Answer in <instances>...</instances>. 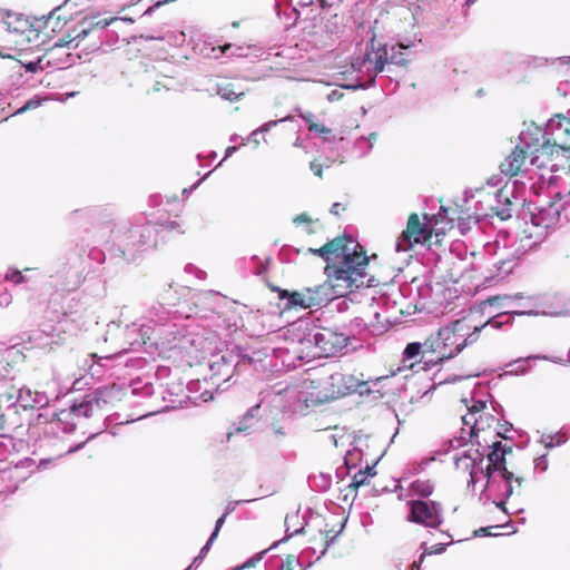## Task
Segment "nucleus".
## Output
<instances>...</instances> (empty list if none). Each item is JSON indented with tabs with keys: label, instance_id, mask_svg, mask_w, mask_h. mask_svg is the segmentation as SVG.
<instances>
[{
	"label": "nucleus",
	"instance_id": "a211bd4d",
	"mask_svg": "<svg viewBox=\"0 0 570 570\" xmlns=\"http://www.w3.org/2000/svg\"><path fill=\"white\" fill-rule=\"evenodd\" d=\"M518 146L523 147L530 155L548 154L550 144H553L552 135L548 131V124L544 131L539 127L528 129L519 135Z\"/></svg>",
	"mask_w": 570,
	"mask_h": 570
},
{
	"label": "nucleus",
	"instance_id": "e2e57ef3",
	"mask_svg": "<svg viewBox=\"0 0 570 570\" xmlns=\"http://www.w3.org/2000/svg\"><path fill=\"white\" fill-rule=\"evenodd\" d=\"M298 116L306 122L307 127L309 126L311 122H315L313 120L314 119V115L312 112L298 111Z\"/></svg>",
	"mask_w": 570,
	"mask_h": 570
},
{
	"label": "nucleus",
	"instance_id": "c85d7f7f",
	"mask_svg": "<svg viewBox=\"0 0 570 570\" xmlns=\"http://www.w3.org/2000/svg\"><path fill=\"white\" fill-rule=\"evenodd\" d=\"M531 360L550 361V362L557 363V364H563L564 363L563 357H554V356H548V355H530L528 357H522V358H519V360L508 364L509 367H513L510 371H508V373H510V374H524V373H527L528 368H527L525 365Z\"/></svg>",
	"mask_w": 570,
	"mask_h": 570
},
{
	"label": "nucleus",
	"instance_id": "b1692460",
	"mask_svg": "<svg viewBox=\"0 0 570 570\" xmlns=\"http://www.w3.org/2000/svg\"><path fill=\"white\" fill-rule=\"evenodd\" d=\"M548 131L552 135L553 146L563 150L570 148V109L549 119Z\"/></svg>",
	"mask_w": 570,
	"mask_h": 570
},
{
	"label": "nucleus",
	"instance_id": "bf43d9fd",
	"mask_svg": "<svg viewBox=\"0 0 570 570\" xmlns=\"http://www.w3.org/2000/svg\"><path fill=\"white\" fill-rule=\"evenodd\" d=\"M214 541L215 540H212V537H209L206 544L200 549L198 553V559H204L206 557Z\"/></svg>",
	"mask_w": 570,
	"mask_h": 570
},
{
	"label": "nucleus",
	"instance_id": "37998d69",
	"mask_svg": "<svg viewBox=\"0 0 570 570\" xmlns=\"http://www.w3.org/2000/svg\"><path fill=\"white\" fill-rule=\"evenodd\" d=\"M6 281H10L14 284H22L26 278L20 271L9 269L4 275Z\"/></svg>",
	"mask_w": 570,
	"mask_h": 570
},
{
	"label": "nucleus",
	"instance_id": "f8f14e48",
	"mask_svg": "<svg viewBox=\"0 0 570 570\" xmlns=\"http://www.w3.org/2000/svg\"><path fill=\"white\" fill-rule=\"evenodd\" d=\"M253 354V356H240L238 353H234V351H226L212 356L209 362V380L210 384L216 386V392L225 391L230 386L227 383L233 377L235 368L263 361L258 353L254 352Z\"/></svg>",
	"mask_w": 570,
	"mask_h": 570
},
{
	"label": "nucleus",
	"instance_id": "0eeeda50",
	"mask_svg": "<svg viewBox=\"0 0 570 570\" xmlns=\"http://www.w3.org/2000/svg\"><path fill=\"white\" fill-rule=\"evenodd\" d=\"M112 234V253L128 263L156 245V228L151 224H121Z\"/></svg>",
	"mask_w": 570,
	"mask_h": 570
},
{
	"label": "nucleus",
	"instance_id": "58836bf2",
	"mask_svg": "<svg viewBox=\"0 0 570 570\" xmlns=\"http://www.w3.org/2000/svg\"><path fill=\"white\" fill-rule=\"evenodd\" d=\"M568 440V436L561 432L556 434L542 435L541 442L544 443L547 449H552L557 445H562Z\"/></svg>",
	"mask_w": 570,
	"mask_h": 570
},
{
	"label": "nucleus",
	"instance_id": "1a4fd4ad",
	"mask_svg": "<svg viewBox=\"0 0 570 570\" xmlns=\"http://www.w3.org/2000/svg\"><path fill=\"white\" fill-rule=\"evenodd\" d=\"M490 448L491 451L487 455L488 463L485 466H483L484 455L479 450H475L473 455L470 452H463L460 456L455 458L454 463L458 469L470 471L468 489L476 484L479 474L494 470H508L505 456L512 452V448L503 444L501 441L493 442Z\"/></svg>",
	"mask_w": 570,
	"mask_h": 570
},
{
	"label": "nucleus",
	"instance_id": "4d7b16f0",
	"mask_svg": "<svg viewBox=\"0 0 570 570\" xmlns=\"http://www.w3.org/2000/svg\"><path fill=\"white\" fill-rule=\"evenodd\" d=\"M394 481L396 482V484H394V493L397 494L399 499H403V497H404V493H403V491H404L403 482L405 481V479L404 478H401L399 480L394 479Z\"/></svg>",
	"mask_w": 570,
	"mask_h": 570
},
{
	"label": "nucleus",
	"instance_id": "aec40b11",
	"mask_svg": "<svg viewBox=\"0 0 570 570\" xmlns=\"http://www.w3.org/2000/svg\"><path fill=\"white\" fill-rule=\"evenodd\" d=\"M529 159L530 165L541 168L544 166L543 161H540V155H530L521 146H515L508 158L501 164V173L505 176H515L522 170H527V161Z\"/></svg>",
	"mask_w": 570,
	"mask_h": 570
},
{
	"label": "nucleus",
	"instance_id": "39448f33",
	"mask_svg": "<svg viewBox=\"0 0 570 570\" xmlns=\"http://www.w3.org/2000/svg\"><path fill=\"white\" fill-rule=\"evenodd\" d=\"M460 322H455L453 326H445L438 331L436 335L429 337L423 343V365L422 370L426 371L444 361L458 355L468 344L476 341V333L482 328L475 326L474 332L462 342H458L456 331Z\"/></svg>",
	"mask_w": 570,
	"mask_h": 570
},
{
	"label": "nucleus",
	"instance_id": "338daca9",
	"mask_svg": "<svg viewBox=\"0 0 570 570\" xmlns=\"http://www.w3.org/2000/svg\"><path fill=\"white\" fill-rule=\"evenodd\" d=\"M490 528H480L478 530L474 531V537H487V535H491L490 533Z\"/></svg>",
	"mask_w": 570,
	"mask_h": 570
},
{
	"label": "nucleus",
	"instance_id": "8fccbe9b",
	"mask_svg": "<svg viewBox=\"0 0 570 570\" xmlns=\"http://www.w3.org/2000/svg\"><path fill=\"white\" fill-rule=\"evenodd\" d=\"M41 105V100L37 98H32L28 100L21 108L17 110L16 114H22L27 110L35 109Z\"/></svg>",
	"mask_w": 570,
	"mask_h": 570
},
{
	"label": "nucleus",
	"instance_id": "052dcab7",
	"mask_svg": "<svg viewBox=\"0 0 570 570\" xmlns=\"http://www.w3.org/2000/svg\"><path fill=\"white\" fill-rule=\"evenodd\" d=\"M503 181V177L500 176V175H494L492 177H490L487 181V184L490 186V187H498L502 184Z\"/></svg>",
	"mask_w": 570,
	"mask_h": 570
},
{
	"label": "nucleus",
	"instance_id": "de8ad7c7",
	"mask_svg": "<svg viewBox=\"0 0 570 570\" xmlns=\"http://www.w3.org/2000/svg\"><path fill=\"white\" fill-rule=\"evenodd\" d=\"M466 407L470 412V415H475L476 413L481 412L485 407V401L482 400H472V404L468 405Z\"/></svg>",
	"mask_w": 570,
	"mask_h": 570
},
{
	"label": "nucleus",
	"instance_id": "e433bc0d",
	"mask_svg": "<svg viewBox=\"0 0 570 570\" xmlns=\"http://www.w3.org/2000/svg\"><path fill=\"white\" fill-rule=\"evenodd\" d=\"M493 265L498 271L497 276L502 278L513 271V268L517 266V262L515 259L500 258L494 262Z\"/></svg>",
	"mask_w": 570,
	"mask_h": 570
},
{
	"label": "nucleus",
	"instance_id": "49530a36",
	"mask_svg": "<svg viewBox=\"0 0 570 570\" xmlns=\"http://www.w3.org/2000/svg\"><path fill=\"white\" fill-rule=\"evenodd\" d=\"M462 422L464 425H471L473 434L475 433L476 430L481 429L479 428L480 421L475 419L474 415H470V412L466 415L462 416Z\"/></svg>",
	"mask_w": 570,
	"mask_h": 570
},
{
	"label": "nucleus",
	"instance_id": "7ed1b4c3",
	"mask_svg": "<svg viewBox=\"0 0 570 570\" xmlns=\"http://www.w3.org/2000/svg\"><path fill=\"white\" fill-rule=\"evenodd\" d=\"M549 297V295L524 296L521 293L490 297L488 303L491 306L508 309L490 317L482 325V328L491 326L499 330L503 326L511 325L515 315H563L564 311L551 309L550 306H548L547 301Z\"/></svg>",
	"mask_w": 570,
	"mask_h": 570
},
{
	"label": "nucleus",
	"instance_id": "13d9d810",
	"mask_svg": "<svg viewBox=\"0 0 570 570\" xmlns=\"http://www.w3.org/2000/svg\"><path fill=\"white\" fill-rule=\"evenodd\" d=\"M9 453H10V444L7 442L0 441V461L4 460Z\"/></svg>",
	"mask_w": 570,
	"mask_h": 570
},
{
	"label": "nucleus",
	"instance_id": "c9c22d12",
	"mask_svg": "<svg viewBox=\"0 0 570 570\" xmlns=\"http://www.w3.org/2000/svg\"><path fill=\"white\" fill-rule=\"evenodd\" d=\"M410 491L415 495L428 498L433 492V485L428 480H415L410 483Z\"/></svg>",
	"mask_w": 570,
	"mask_h": 570
},
{
	"label": "nucleus",
	"instance_id": "6e6d98bb",
	"mask_svg": "<svg viewBox=\"0 0 570 570\" xmlns=\"http://www.w3.org/2000/svg\"><path fill=\"white\" fill-rule=\"evenodd\" d=\"M0 403H6L8 407L14 405L18 403L17 395L13 394H1L0 395Z\"/></svg>",
	"mask_w": 570,
	"mask_h": 570
},
{
	"label": "nucleus",
	"instance_id": "0e129e2a",
	"mask_svg": "<svg viewBox=\"0 0 570 570\" xmlns=\"http://www.w3.org/2000/svg\"><path fill=\"white\" fill-rule=\"evenodd\" d=\"M311 170L314 173L315 176L322 177V166L312 161L311 163Z\"/></svg>",
	"mask_w": 570,
	"mask_h": 570
},
{
	"label": "nucleus",
	"instance_id": "c03bdc74",
	"mask_svg": "<svg viewBox=\"0 0 570 570\" xmlns=\"http://www.w3.org/2000/svg\"><path fill=\"white\" fill-rule=\"evenodd\" d=\"M458 227L461 232V234H465L468 230L471 229V226H470V223L471 220H473L474 224H478L479 219L478 218H473L471 216H469L466 219L465 218H462V217H459L458 219Z\"/></svg>",
	"mask_w": 570,
	"mask_h": 570
},
{
	"label": "nucleus",
	"instance_id": "bb28decb",
	"mask_svg": "<svg viewBox=\"0 0 570 570\" xmlns=\"http://www.w3.org/2000/svg\"><path fill=\"white\" fill-rule=\"evenodd\" d=\"M18 403L24 409H42L49 404V396L45 392L21 387L17 394Z\"/></svg>",
	"mask_w": 570,
	"mask_h": 570
},
{
	"label": "nucleus",
	"instance_id": "6e6552de",
	"mask_svg": "<svg viewBox=\"0 0 570 570\" xmlns=\"http://www.w3.org/2000/svg\"><path fill=\"white\" fill-rule=\"evenodd\" d=\"M400 20V31L394 37V65L405 66L410 61L413 49L421 43L419 21L422 17L421 8L417 4L399 6L394 12Z\"/></svg>",
	"mask_w": 570,
	"mask_h": 570
},
{
	"label": "nucleus",
	"instance_id": "a18cd8bd",
	"mask_svg": "<svg viewBox=\"0 0 570 570\" xmlns=\"http://www.w3.org/2000/svg\"><path fill=\"white\" fill-rule=\"evenodd\" d=\"M308 130L324 136L325 139H327V135L332 132V130L326 126L316 122H311L308 126Z\"/></svg>",
	"mask_w": 570,
	"mask_h": 570
},
{
	"label": "nucleus",
	"instance_id": "20e7f679",
	"mask_svg": "<svg viewBox=\"0 0 570 570\" xmlns=\"http://www.w3.org/2000/svg\"><path fill=\"white\" fill-rule=\"evenodd\" d=\"M185 318L164 305L151 306L146 314L147 340L149 345L161 350L177 347L185 337Z\"/></svg>",
	"mask_w": 570,
	"mask_h": 570
},
{
	"label": "nucleus",
	"instance_id": "f03ea898",
	"mask_svg": "<svg viewBox=\"0 0 570 570\" xmlns=\"http://www.w3.org/2000/svg\"><path fill=\"white\" fill-rule=\"evenodd\" d=\"M551 171L548 184L553 188V200L528 207L531 225L539 229L537 237L553 228L562 216L570 222V160L568 167L552 164Z\"/></svg>",
	"mask_w": 570,
	"mask_h": 570
},
{
	"label": "nucleus",
	"instance_id": "69168bd1",
	"mask_svg": "<svg viewBox=\"0 0 570 570\" xmlns=\"http://www.w3.org/2000/svg\"><path fill=\"white\" fill-rule=\"evenodd\" d=\"M344 210L345 207L341 203H334L331 207V214L337 216L340 214V210Z\"/></svg>",
	"mask_w": 570,
	"mask_h": 570
},
{
	"label": "nucleus",
	"instance_id": "ea45409f",
	"mask_svg": "<svg viewBox=\"0 0 570 570\" xmlns=\"http://www.w3.org/2000/svg\"><path fill=\"white\" fill-rule=\"evenodd\" d=\"M368 471H370V466L368 464L366 463L365 465V470H362L360 469L352 478L350 484H348V488L354 491L356 490L358 487L363 485L367 479V475H368Z\"/></svg>",
	"mask_w": 570,
	"mask_h": 570
},
{
	"label": "nucleus",
	"instance_id": "f3484780",
	"mask_svg": "<svg viewBox=\"0 0 570 570\" xmlns=\"http://www.w3.org/2000/svg\"><path fill=\"white\" fill-rule=\"evenodd\" d=\"M303 387L301 381L293 385H287L284 389L275 392L273 403L276 406H281L283 412H297L304 407H308V400L306 395L302 393Z\"/></svg>",
	"mask_w": 570,
	"mask_h": 570
},
{
	"label": "nucleus",
	"instance_id": "393cba45",
	"mask_svg": "<svg viewBox=\"0 0 570 570\" xmlns=\"http://www.w3.org/2000/svg\"><path fill=\"white\" fill-rule=\"evenodd\" d=\"M400 301L394 298L393 305L400 306L401 317H394V325L405 322L409 316L415 314L417 308L419 294H413L412 286L409 284H401L399 286Z\"/></svg>",
	"mask_w": 570,
	"mask_h": 570
},
{
	"label": "nucleus",
	"instance_id": "9d476101",
	"mask_svg": "<svg viewBox=\"0 0 570 570\" xmlns=\"http://www.w3.org/2000/svg\"><path fill=\"white\" fill-rule=\"evenodd\" d=\"M114 396V387L104 386L85 394L80 401H75L70 409L61 411L56 419L50 422L53 431H62L65 433L72 432L76 423L69 422L70 416L90 417L109 403Z\"/></svg>",
	"mask_w": 570,
	"mask_h": 570
},
{
	"label": "nucleus",
	"instance_id": "a878e982",
	"mask_svg": "<svg viewBox=\"0 0 570 570\" xmlns=\"http://www.w3.org/2000/svg\"><path fill=\"white\" fill-rule=\"evenodd\" d=\"M146 328V316L141 323H132L127 325L125 328V337L128 344V347H124L122 352L136 351L142 345L149 344V340H147V334H145Z\"/></svg>",
	"mask_w": 570,
	"mask_h": 570
},
{
	"label": "nucleus",
	"instance_id": "774afa93",
	"mask_svg": "<svg viewBox=\"0 0 570 570\" xmlns=\"http://www.w3.org/2000/svg\"><path fill=\"white\" fill-rule=\"evenodd\" d=\"M306 222H309V218L304 214L298 215L294 218L295 224H301V223H306Z\"/></svg>",
	"mask_w": 570,
	"mask_h": 570
},
{
	"label": "nucleus",
	"instance_id": "cd10ccee",
	"mask_svg": "<svg viewBox=\"0 0 570 570\" xmlns=\"http://www.w3.org/2000/svg\"><path fill=\"white\" fill-rule=\"evenodd\" d=\"M513 190H509L508 181L503 187L499 188L494 194L495 205L491 206L493 213L502 220L509 219L512 216V202L509 196Z\"/></svg>",
	"mask_w": 570,
	"mask_h": 570
},
{
	"label": "nucleus",
	"instance_id": "6ab92c4d",
	"mask_svg": "<svg viewBox=\"0 0 570 570\" xmlns=\"http://www.w3.org/2000/svg\"><path fill=\"white\" fill-rule=\"evenodd\" d=\"M327 376L332 400L350 393L358 392L360 394H363L365 391H371L370 389H363L367 382L361 381L352 374L335 372L327 374Z\"/></svg>",
	"mask_w": 570,
	"mask_h": 570
},
{
	"label": "nucleus",
	"instance_id": "f257e3e1",
	"mask_svg": "<svg viewBox=\"0 0 570 570\" xmlns=\"http://www.w3.org/2000/svg\"><path fill=\"white\" fill-rule=\"evenodd\" d=\"M357 246L358 243L352 237H343L311 250L326 261V275L334 278L335 286L368 287L371 278L365 272L368 258L356 252Z\"/></svg>",
	"mask_w": 570,
	"mask_h": 570
},
{
	"label": "nucleus",
	"instance_id": "a19ab883",
	"mask_svg": "<svg viewBox=\"0 0 570 570\" xmlns=\"http://www.w3.org/2000/svg\"><path fill=\"white\" fill-rule=\"evenodd\" d=\"M360 459H361L360 450H357L356 448H354L353 450H348L344 458V462H345L347 470L350 471L351 469H355L357 466V461Z\"/></svg>",
	"mask_w": 570,
	"mask_h": 570
},
{
	"label": "nucleus",
	"instance_id": "5701e85b",
	"mask_svg": "<svg viewBox=\"0 0 570 570\" xmlns=\"http://www.w3.org/2000/svg\"><path fill=\"white\" fill-rule=\"evenodd\" d=\"M386 56V48L382 47L375 49L374 40H372L371 51H367L363 57L355 58L352 62V68L358 72L365 70L366 72L376 75L384 69Z\"/></svg>",
	"mask_w": 570,
	"mask_h": 570
},
{
	"label": "nucleus",
	"instance_id": "4c0bfd02",
	"mask_svg": "<svg viewBox=\"0 0 570 570\" xmlns=\"http://www.w3.org/2000/svg\"><path fill=\"white\" fill-rule=\"evenodd\" d=\"M12 33L10 31L9 24L6 21L0 20V57L8 58L11 57L10 53L4 52L3 50H11L12 48L9 46H3V42H7L9 37Z\"/></svg>",
	"mask_w": 570,
	"mask_h": 570
},
{
	"label": "nucleus",
	"instance_id": "72a5a7b5",
	"mask_svg": "<svg viewBox=\"0 0 570 570\" xmlns=\"http://www.w3.org/2000/svg\"><path fill=\"white\" fill-rule=\"evenodd\" d=\"M308 484L312 490L317 492H325L331 488L332 476L330 474L320 472L308 478Z\"/></svg>",
	"mask_w": 570,
	"mask_h": 570
},
{
	"label": "nucleus",
	"instance_id": "864d4df0",
	"mask_svg": "<svg viewBox=\"0 0 570 570\" xmlns=\"http://www.w3.org/2000/svg\"><path fill=\"white\" fill-rule=\"evenodd\" d=\"M41 61H42V59L39 58V59L35 60V61H30L28 63H23V67H24L26 71H28V72H37L38 70L42 69Z\"/></svg>",
	"mask_w": 570,
	"mask_h": 570
},
{
	"label": "nucleus",
	"instance_id": "2f4dec72",
	"mask_svg": "<svg viewBox=\"0 0 570 570\" xmlns=\"http://www.w3.org/2000/svg\"><path fill=\"white\" fill-rule=\"evenodd\" d=\"M308 292L304 288L299 292H287V291H281L279 297L282 299L287 298L286 306L287 307H302V308H311L312 303L308 299Z\"/></svg>",
	"mask_w": 570,
	"mask_h": 570
},
{
	"label": "nucleus",
	"instance_id": "680f3d73",
	"mask_svg": "<svg viewBox=\"0 0 570 570\" xmlns=\"http://www.w3.org/2000/svg\"><path fill=\"white\" fill-rule=\"evenodd\" d=\"M12 302V296L9 293L0 294V306H9Z\"/></svg>",
	"mask_w": 570,
	"mask_h": 570
},
{
	"label": "nucleus",
	"instance_id": "4be33fe9",
	"mask_svg": "<svg viewBox=\"0 0 570 570\" xmlns=\"http://www.w3.org/2000/svg\"><path fill=\"white\" fill-rule=\"evenodd\" d=\"M355 287H341L335 286V281L333 277H327V282H324L321 285L314 287H306V292H308V299L312 303L311 308L321 307L322 305L332 302L335 296H344L346 292L353 291Z\"/></svg>",
	"mask_w": 570,
	"mask_h": 570
},
{
	"label": "nucleus",
	"instance_id": "dca6fc26",
	"mask_svg": "<svg viewBox=\"0 0 570 570\" xmlns=\"http://www.w3.org/2000/svg\"><path fill=\"white\" fill-rule=\"evenodd\" d=\"M301 384L303 387L302 393L306 395L305 397L308 400L309 405L332 400L328 376L323 368L307 371L306 375L301 380Z\"/></svg>",
	"mask_w": 570,
	"mask_h": 570
},
{
	"label": "nucleus",
	"instance_id": "423d86ee",
	"mask_svg": "<svg viewBox=\"0 0 570 570\" xmlns=\"http://www.w3.org/2000/svg\"><path fill=\"white\" fill-rule=\"evenodd\" d=\"M294 331L302 332L301 343L307 348V356L331 357L347 347L350 334L331 327L311 326L308 322L294 324Z\"/></svg>",
	"mask_w": 570,
	"mask_h": 570
},
{
	"label": "nucleus",
	"instance_id": "412c9836",
	"mask_svg": "<svg viewBox=\"0 0 570 570\" xmlns=\"http://www.w3.org/2000/svg\"><path fill=\"white\" fill-rule=\"evenodd\" d=\"M109 24L107 19L102 18H85L82 19L72 30L73 36L70 33L66 37L60 38L55 42L53 48L57 47H67V48H77L79 46V41L83 40L94 29H105Z\"/></svg>",
	"mask_w": 570,
	"mask_h": 570
},
{
	"label": "nucleus",
	"instance_id": "ddd939ff",
	"mask_svg": "<svg viewBox=\"0 0 570 570\" xmlns=\"http://www.w3.org/2000/svg\"><path fill=\"white\" fill-rule=\"evenodd\" d=\"M448 217V208L444 206L440 207V210L436 215H423V222H421L417 214H411L406 228L399 236L394 249L396 252H406L411 249L414 245H425L432 238V227L431 224L434 220L438 223L439 218Z\"/></svg>",
	"mask_w": 570,
	"mask_h": 570
},
{
	"label": "nucleus",
	"instance_id": "603ef678",
	"mask_svg": "<svg viewBox=\"0 0 570 570\" xmlns=\"http://www.w3.org/2000/svg\"><path fill=\"white\" fill-rule=\"evenodd\" d=\"M351 326L353 327V330L351 331L352 334H355V333H361L365 327H366V324L365 322L362 320V318H354L351 323Z\"/></svg>",
	"mask_w": 570,
	"mask_h": 570
},
{
	"label": "nucleus",
	"instance_id": "4468645a",
	"mask_svg": "<svg viewBox=\"0 0 570 570\" xmlns=\"http://www.w3.org/2000/svg\"><path fill=\"white\" fill-rule=\"evenodd\" d=\"M292 335V341L286 342L282 346H266L263 348V354L265 357L272 356L275 358V362L271 361L267 364L268 366L289 370L295 368L299 362L308 361L312 358L311 356H307V348L301 343L302 332L294 331L293 326Z\"/></svg>",
	"mask_w": 570,
	"mask_h": 570
},
{
	"label": "nucleus",
	"instance_id": "79ce46f5",
	"mask_svg": "<svg viewBox=\"0 0 570 570\" xmlns=\"http://www.w3.org/2000/svg\"><path fill=\"white\" fill-rule=\"evenodd\" d=\"M292 120V116H286L284 118H281L278 120H271L265 124H263L259 128L255 129L252 132V137L258 136V134L267 132L269 131L274 126H276L279 122Z\"/></svg>",
	"mask_w": 570,
	"mask_h": 570
},
{
	"label": "nucleus",
	"instance_id": "c756f323",
	"mask_svg": "<svg viewBox=\"0 0 570 570\" xmlns=\"http://www.w3.org/2000/svg\"><path fill=\"white\" fill-rule=\"evenodd\" d=\"M249 48L236 46L233 43H226L224 46L212 47L210 53H207L209 58L219 59L223 56L227 57H247Z\"/></svg>",
	"mask_w": 570,
	"mask_h": 570
},
{
	"label": "nucleus",
	"instance_id": "9b49d317",
	"mask_svg": "<svg viewBox=\"0 0 570 570\" xmlns=\"http://www.w3.org/2000/svg\"><path fill=\"white\" fill-rule=\"evenodd\" d=\"M481 476L485 479V484L480 493L479 501L483 505L492 502L501 511L508 513L505 503L514 493V484L517 488H521L524 479L522 476L515 475L512 471L509 470H494L492 472L479 474V479Z\"/></svg>",
	"mask_w": 570,
	"mask_h": 570
},
{
	"label": "nucleus",
	"instance_id": "2eb2a0df",
	"mask_svg": "<svg viewBox=\"0 0 570 570\" xmlns=\"http://www.w3.org/2000/svg\"><path fill=\"white\" fill-rule=\"evenodd\" d=\"M406 519L425 528L438 529L444 521L443 508L433 500H411Z\"/></svg>",
	"mask_w": 570,
	"mask_h": 570
},
{
	"label": "nucleus",
	"instance_id": "7c9ffc66",
	"mask_svg": "<svg viewBox=\"0 0 570 570\" xmlns=\"http://www.w3.org/2000/svg\"><path fill=\"white\" fill-rule=\"evenodd\" d=\"M204 384L206 385L204 389L199 380L191 381L188 384V391L190 393H199L198 395L194 396L195 401L199 400L202 402H208L214 399V391H216V386H213L210 384V380L207 377L204 380Z\"/></svg>",
	"mask_w": 570,
	"mask_h": 570
},
{
	"label": "nucleus",
	"instance_id": "f704fd0d",
	"mask_svg": "<svg viewBox=\"0 0 570 570\" xmlns=\"http://www.w3.org/2000/svg\"><path fill=\"white\" fill-rule=\"evenodd\" d=\"M216 94L224 100L235 101L244 95L243 91H235L233 83H218L216 86Z\"/></svg>",
	"mask_w": 570,
	"mask_h": 570
},
{
	"label": "nucleus",
	"instance_id": "473e14b6",
	"mask_svg": "<svg viewBox=\"0 0 570 570\" xmlns=\"http://www.w3.org/2000/svg\"><path fill=\"white\" fill-rule=\"evenodd\" d=\"M420 354L423 355V344L419 342L409 343L402 353L403 367L413 368L416 365L413 360Z\"/></svg>",
	"mask_w": 570,
	"mask_h": 570
},
{
	"label": "nucleus",
	"instance_id": "09e8293b",
	"mask_svg": "<svg viewBox=\"0 0 570 570\" xmlns=\"http://www.w3.org/2000/svg\"><path fill=\"white\" fill-rule=\"evenodd\" d=\"M548 469V458L547 454H542L534 460V470L539 472H544Z\"/></svg>",
	"mask_w": 570,
	"mask_h": 570
},
{
	"label": "nucleus",
	"instance_id": "3c124183",
	"mask_svg": "<svg viewBox=\"0 0 570 570\" xmlns=\"http://www.w3.org/2000/svg\"><path fill=\"white\" fill-rule=\"evenodd\" d=\"M256 499H249V500H235V501H230L228 502V504L226 505L225 508V514L228 515L230 514L232 512L235 511V509L243 504V503H247V502H252V501H255Z\"/></svg>",
	"mask_w": 570,
	"mask_h": 570
},
{
	"label": "nucleus",
	"instance_id": "5fc2aeb1",
	"mask_svg": "<svg viewBox=\"0 0 570 570\" xmlns=\"http://www.w3.org/2000/svg\"><path fill=\"white\" fill-rule=\"evenodd\" d=\"M226 518H227V515L224 513L220 518L217 519V521L215 523L214 531L210 534L212 540H216V538L219 533V530L222 529L223 524L225 523Z\"/></svg>",
	"mask_w": 570,
	"mask_h": 570
}]
</instances>
